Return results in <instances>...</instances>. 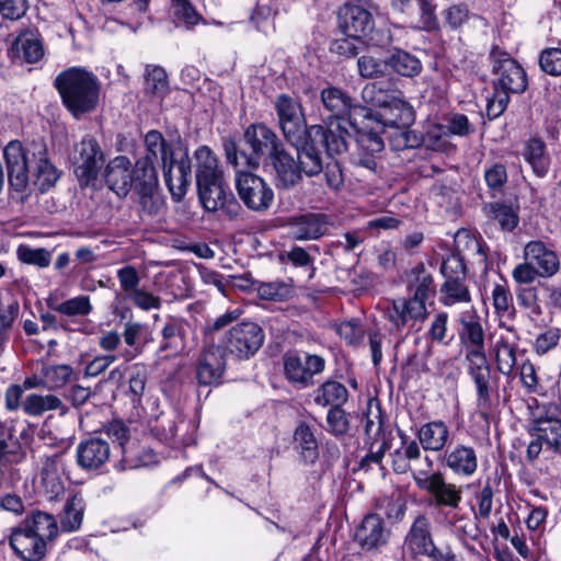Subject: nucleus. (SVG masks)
Masks as SVG:
<instances>
[{"label": "nucleus", "instance_id": "nucleus-1", "mask_svg": "<svg viewBox=\"0 0 561 561\" xmlns=\"http://www.w3.org/2000/svg\"><path fill=\"white\" fill-rule=\"evenodd\" d=\"M8 181L16 192H24L33 169L35 184L41 192L50 190L60 178V171L53 164L44 140H32L24 146L20 140H11L3 149Z\"/></svg>", "mask_w": 561, "mask_h": 561}, {"label": "nucleus", "instance_id": "nucleus-2", "mask_svg": "<svg viewBox=\"0 0 561 561\" xmlns=\"http://www.w3.org/2000/svg\"><path fill=\"white\" fill-rule=\"evenodd\" d=\"M457 252L448 255L442 263L440 272L445 278L440 286V302L446 307L457 304H470L471 294L467 280L462 250L472 252L477 262L486 265V254L483 244L469 232H458L456 236Z\"/></svg>", "mask_w": 561, "mask_h": 561}, {"label": "nucleus", "instance_id": "nucleus-3", "mask_svg": "<svg viewBox=\"0 0 561 561\" xmlns=\"http://www.w3.org/2000/svg\"><path fill=\"white\" fill-rule=\"evenodd\" d=\"M405 283L409 296L394 300L387 311V319L397 331H401L410 321H424L427 317L426 302L436 294L433 275L424 264L409 270Z\"/></svg>", "mask_w": 561, "mask_h": 561}, {"label": "nucleus", "instance_id": "nucleus-4", "mask_svg": "<svg viewBox=\"0 0 561 561\" xmlns=\"http://www.w3.org/2000/svg\"><path fill=\"white\" fill-rule=\"evenodd\" d=\"M348 131L345 127H324L316 124L310 126L309 139L296 147L297 162L302 174L312 178L323 170V160L320 148H323L329 156L341 154L347 151Z\"/></svg>", "mask_w": 561, "mask_h": 561}, {"label": "nucleus", "instance_id": "nucleus-5", "mask_svg": "<svg viewBox=\"0 0 561 561\" xmlns=\"http://www.w3.org/2000/svg\"><path fill=\"white\" fill-rule=\"evenodd\" d=\"M55 87L68 111L77 118L95 110L99 102L98 78L84 68L71 67L55 79Z\"/></svg>", "mask_w": 561, "mask_h": 561}, {"label": "nucleus", "instance_id": "nucleus-6", "mask_svg": "<svg viewBox=\"0 0 561 561\" xmlns=\"http://www.w3.org/2000/svg\"><path fill=\"white\" fill-rule=\"evenodd\" d=\"M245 149H238L232 139H225L224 149L228 163L234 168L256 169L266 157L272 158L283 146L277 135L264 124H251L243 134Z\"/></svg>", "mask_w": 561, "mask_h": 561}, {"label": "nucleus", "instance_id": "nucleus-7", "mask_svg": "<svg viewBox=\"0 0 561 561\" xmlns=\"http://www.w3.org/2000/svg\"><path fill=\"white\" fill-rule=\"evenodd\" d=\"M376 124L383 129L385 127L396 129L392 145L394 149L401 150L404 148L414 147L416 138L411 140V134L408 127L414 122L413 107L404 100L391 96L381 108L374 115Z\"/></svg>", "mask_w": 561, "mask_h": 561}, {"label": "nucleus", "instance_id": "nucleus-8", "mask_svg": "<svg viewBox=\"0 0 561 561\" xmlns=\"http://www.w3.org/2000/svg\"><path fill=\"white\" fill-rule=\"evenodd\" d=\"M70 161L80 186H89L98 180L105 154L95 138L85 136L73 146Z\"/></svg>", "mask_w": 561, "mask_h": 561}, {"label": "nucleus", "instance_id": "nucleus-9", "mask_svg": "<svg viewBox=\"0 0 561 561\" xmlns=\"http://www.w3.org/2000/svg\"><path fill=\"white\" fill-rule=\"evenodd\" d=\"M319 98L323 110L328 113L324 127L336 128L337 125L344 127L343 122L355 125L353 113L362 106L345 90L329 84L320 91Z\"/></svg>", "mask_w": 561, "mask_h": 561}, {"label": "nucleus", "instance_id": "nucleus-10", "mask_svg": "<svg viewBox=\"0 0 561 561\" xmlns=\"http://www.w3.org/2000/svg\"><path fill=\"white\" fill-rule=\"evenodd\" d=\"M236 188L243 204L253 211H265L273 204L272 187L264 179L252 172L237 171Z\"/></svg>", "mask_w": 561, "mask_h": 561}, {"label": "nucleus", "instance_id": "nucleus-11", "mask_svg": "<svg viewBox=\"0 0 561 561\" xmlns=\"http://www.w3.org/2000/svg\"><path fill=\"white\" fill-rule=\"evenodd\" d=\"M199 201L207 211H218L229 220L237 219L242 213L240 203L227 191L224 178L197 184Z\"/></svg>", "mask_w": 561, "mask_h": 561}, {"label": "nucleus", "instance_id": "nucleus-12", "mask_svg": "<svg viewBox=\"0 0 561 561\" xmlns=\"http://www.w3.org/2000/svg\"><path fill=\"white\" fill-rule=\"evenodd\" d=\"M438 550L433 538L431 519L425 514H419L404 537L403 553L414 561L423 558L431 561Z\"/></svg>", "mask_w": 561, "mask_h": 561}, {"label": "nucleus", "instance_id": "nucleus-13", "mask_svg": "<svg viewBox=\"0 0 561 561\" xmlns=\"http://www.w3.org/2000/svg\"><path fill=\"white\" fill-rule=\"evenodd\" d=\"M264 331L255 322L247 321L232 327L225 339V350L240 359L253 356L263 345Z\"/></svg>", "mask_w": 561, "mask_h": 561}, {"label": "nucleus", "instance_id": "nucleus-14", "mask_svg": "<svg viewBox=\"0 0 561 561\" xmlns=\"http://www.w3.org/2000/svg\"><path fill=\"white\" fill-rule=\"evenodd\" d=\"M531 435L535 437L527 447V458L533 461L543 449L561 454V420L534 414Z\"/></svg>", "mask_w": 561, "mask_h": 561}, {"label": "nucleus", "instance_id": "nucleus-15", "mask_svg": "<svg viewBox=\"0 0 561 561\" xmlns=\"http://www.w3.org/2000/svg\"><path fill=\"white\" fill-rule=\"evenodd\" d=\"M324 366L325 360L319 355L297 352H287L284 355L286 378L301 388L312 385L313 376L323 371Z\"/></svg>", "mask_w": 561, "mask_h": 561}, {"label": "nucleus", "instance_id": "nucleus-16", "mask_svg": "<svg viewBox=\"0 0 561 561\" xmlns=\"http://www.w3.org/2000/svg\"><path fill=\"white\" fill-rule=\"evenodd\" d=\"M413 479L420 489L433 495L436 506L458 508L462 500V490L454 483L446 482L440 472L427 476L426 471H417L413 473Z\"/></svg>", "mask_w": 561, "mask_h": 561}, {"label": "nucleus", "instance_id": "nucleus-17", "mask_svg": "<svg viewBox=\"0 0 561 561\" xmlns=\"http://www.w3.org/2000/svg\"><path fill=\"white\" fill-rule=\"evenodd\" d=\"M493 72L497 76L495 88L510 93H523L527 88V76L523 67L506 53H492Z\"/></svg>", "mask_w": 561, "mask_h": 561}, {"label": "nucleus", "instance_id": "nucleus-18", "mask_svg": "<svg viewBox=\"0 0 561 561\" xmlns=\"http://www.w3.org/2000/svg\"><path fill=\"white\" fill-rule=\"evenodd\" d=\"M138 178L140 172L137 162L133 165L125 156L115 157L105 167V183L119 197L127 196L133 187L138 186Z\"/></svg>", "mask_w": 561, "mask_h": 561}, {"label": "nucleus", "instance_id": "nucleus-19", "mask_svg": "<svg viewBox=\"0 0 561 561\" xmlns=\"http://www.w3.org/2000/svg\"><path fill=\"white\" fill-rule=\"evenodd\" d=\"M289 236L296 241L318 240L330 232L332 217L324 213H306L288 218Z\"/></svg>", "mask_w": 561, "mask_h": 561}, {"label": "nucleus", "instance_id": "nucleus-20", "mask_svg": "<svg viewBox=\"0 0 561 561\" xmlns=\"http://www.w3.org/2000/svg\"><path fill=\"white\" fill-rule=\"evenodd\" d=\"M226 370V350L220 345L210 344L202 351L196 366V378L199 385L219 383Z\"/></svg>", "mask_w": 561, "mask_h": 561}, {"label": "nucleus", "instance_id": "nucleus-21", "mask_svg": "<svg viewBox=\"0 0 561 561\" xmlns=\"http://www.w3.org/2000/svg\"><path fill=\"white\" fill-rule=\"evenodd\" d=\"M467 370L477 390V404L486 409L491 404V367L485 353L466 354Z\"/></svg>", "mask_w": 561, "mask_h": 561}, {"label": "nucleus", "instance_id": "nucleus-22", "mask_svg": "<svg viewBox=\"0 0 561 561\" xmlns=\"http://www.w3.org/2000/svg\"><path fill=\"white\" fill-rule=\"evenodd\" d=\"M9 545L21 561H43L47 554L48 545L41 536L36 537L20 526L12 529Z\"/></svg>", "mask_w": 561, "mask_h": 561}, {"label": "nucleus", "instance_id": "nucleus-23", "mask_svg": "<svg viewBox=\"0 0 561 561\" xmlns=\"http://www.w3.org/2000/svg\"><path fill=\"white\" fill-rule=\"evenodd\" d=\"M389 536L383 519L377 514H368L356 528L354 540L363 550L371 551L385 546Z\"/></svg>", "mask_w": 561, "mask_h": 561}, {"label": "nucleus", "instance_id": "nucleus-24", "mask_svg": "<svg viewBox=\"0 0 561 561\" xmlns=\"http://www.w3.org/2000/svg\"><path fill=\"white\" fill-rule=\"evenodd\" d=\"M161 165L165 184L172 197L180 202L186 194L192 179L191 160L187 153L180 160L171 158L165 164Z\"/></svg>", "mask_w": 561, "mask_h": 561}, {"label": "nucleus", "instance_id": "nucleus-25", "mask_svg": "<svg viewBox=\"0 0 561 561\" xmlns=\"http://www.w3.org/2000/svg\"><path fill=\"white\" fill-rule=\"evenodd\" d=\"M16 419L0 421V467L13 466L26 458V453L16 436Z\"/></svg>", "mask_w": 561, "mask_h": 561}, {"label": "nucleus", "instance_id": "nucleus-26", "mask_svg": "<svg viewBox=\"0 0 561 561\" xmlns=\"http://www.w3.org/2000/svg\"><path fill=\"white\" fill-rule=\"evenodd\" d=\"M381 128L376 124V127L360 128L356 134V144L358 153L356 164L364 167L368 170L375 171L377 168L376 154L380 153L385 148L383 139L380 136Z\"/></svg>", "mask_w": 561, "mask_h": 561}, {"label": "nucleus", "instance_id": "nucleus-27", "mask_svg": "<svg viewBox=\"0 0 561 561\" xmlns=\"http://www.w3.org/2000/svg\"><path fill=\"white\" fill-rule=\"evenodd\" d=\"M145 147L146 154L137 160L140 174L145 169L157 173L154 164L159 161L165 164L172 158L171 147L159 130L152 129L145 135Z\"/></svg>", "mask_w": 561, "mask_h": 561}, {"label": "nucleus", "instance_id": "nucleus-28", "mask_svg": "<svg viewBox=\"0 0 561 561\" xmlns=\"http://www.w3.org/2000/svg\"><path fill=\"white\" fill-rule=\"evenodd\" d=\"M110 444L100 437L82 440L77 446V462L84 470H98L110 459Z\"/></svg>", "mask_w": 561, "mask_h": 561}, {"label": "nucleus", "instance_id": "nucleus-29", "mask_svg": "<svg viewBox=\"0 0 561 561\" xmlns=\"http://www.w3.org/2000/svg\"><path fill=\"white\" fill-rule=\"evenodd\" d=\"M138 181L136 192L141 211L148 216H158L164 207V201L158 192V173L145 169Z\"/></svg>", "mask_w": 561, "mask_h": 561}, {"label": "nucleus", "instance_id": "nucleus-30", "mask_svg": "<svg viewBox=\"0 0 561 561\" xmlns=\"http://www.w3.org/2000/svg\"><path fill=\"white\" fill-rule=\"evenodd\" d=\"M340 28L343 34L366 36L373 31V16L360 5L345 4L339 12Z\"/></svg>", "mask_w": 561, "mask_h": 561}, {"label": "nucleus", "instance_id": "nucleus-31", "mask_svg": "<svg viewBox=\"0 0 561 561\" xmlns=\"http://www.w3.org/2000/svg\"><path fill=\"white\" fill-rule=\"evenodd\" d=\"M10 53L13 58H21L27 64L38 62L45 55L41 34L32 28L20 31Z\"/></svg>", "mask_w": 561, "mask_h": 561}, {"label": "nucleus", "instance_id": "nucleus-32", "mask_svg": "<svg viewBox=\"0 0 561 561\" xmlns=\"http://www.w3.org/2000/svg\"><path fill=\"white\" fill-rule=\"evenodd\" d=\"M275 170L276 186L289 190L298 185L302 180L297 159L287 152L284 147L271 158Z\"/></svg>", "mask_w": 561, "mask_h": 561}, {"label": "nucleus", "instance_id": "nucleus-33", "mask_svg": "<svg viewBox=\"0 0 561 561\" xmlns=\"http://www.w3.org/2000/svg\"><path fill=\"white\" fill-rule=\"evenodd\" d=\"M525 260L537 266L539 276L551 277L560 268L559 257L554 251L548 249L541 241H530L524 248Z\"/></svg>", "mask_w": 561, "mask_h": 561}, {"label": "nucleus", "instance_id": "nucleus-34", "mask_svg": "<svg viewBox=\"0 0 561 561\" xmlns=\"http://www.w3.org/2000/svg\"><path fill=\"white\" fill-rule=\"evenodd\" d=\"M190 328L187 320L170 317L161 331L160 351H172L175 354L183 352L186 347Z\"/></svg>", "mask_w": 561, "mask_h": 561}, {"label": "nucleus", "instance_id": "nucleus-35", "mask_svg": "<svg viewBox=\"0 0 561 561\" xmlns=\"http://www.w3.org/2000/svg\"><path fill=\"white\" fill-rule=\"evenodd\" d=\"M416 437L424 450L442 451L449 442L450 431L444 421L435 420L423 424Z\"/></svg>", "mask_w": 561, "mask_h": 561}, {"label": "nucleus", "instance_id": "nucleus-36", "mask_svg": "<svg viewBox=\"0 0 561 561\" xmlns=\"http://www.w3.org/2000/svg\"><path fill=\"white\" fill-rule=\"evenodd\" d=\"M19 526L36 537L41 536L47 545L57 538L59 531L56 518L42 511L32 512Z\"/></svg>", "mask_w": 561, "mask_h": 561}, {"label": "nucleus", "instance_id": "nucleus-37", "mask_svg": "<svg viewBox=\"0 0 561 561\" xmlns=\"http://www.w3.org/2000/svg\"><path fill=\"white\" fill-rule=\"evenodd\" d=\"M446 466L456 474L470 477L478 468L476 450L472 447L457 445L444 456Z\"/></svg>", "mask_w": 561, "mask_h": 561}, {"label": "nucleus", "instance_id": "nucleus-38", "mask_svg": "<svg viewBox=\"0 0 561 561\" xmlns=\"http://www.w3.org/2000/svg\"><path fill=\"white\" fill-rule=\"evenodd\" d=\"M196 184L215 181L224 178L218 159L207 146H201L195 152Z\"/></svg>", "mask_w": 561, "mask_h": 561}, {"label": "nucleus", "instance_id": "nucleus-39", "mask_svg": "<svg viewBox=\"0 0 561 561\" xmlns=\"http://www.w3.org/2000/svg\"><path fill=\"white\" fill-rule=\"evenodd\" d=\"M461 329L459 339L465 346L466 354L485 353L484 352V330L478 317L472 316L469 319L459 320Z\"/></svg>", "mask_w": 561, "mask_h": 561}, {"label": "nucleus", "instance_id": "nucleus-40", "mask_svg": "<svg viewBox=\"0 0 561 561\" xmlns=\"http://www.w3.org/2000/svg\"><path fill=\"white\" fill-rule=\"evenodd\" d=\"M387 65L393 72L407 78L419 76L423 69L421 60L413 54L394 48L387 56Z\"/></svg>", "mask_w": 561, "mask_h": 561}, {"label": "nucleus", "instance_id": "nucleus-41", "mask_svg": "<svg viewBox=\"0 0 561 561\" xmlns=\"http://www.w3.org/2000/svg\"><path fill=\"white\" fill-rule=\"evenodd\" d=\"M294 443L306 463L316 462L319 457V446L310 425L305 422L297 425L294 432Z\"/></svg>", "mask_w": 561, "mask_h": 561}, {"label": "nucleus", "instance_id": "nucleus-42", "mask_svg": "<svg viewBox=\"0 0 561 561\" xmlns=\"http://www.w3.org/2000/svg\"><path fill=\"white\" fill-rule=\"evenodd\" d=\"M156 461V455L151 449L141 448L136 442H131L128 448H124L122 459L116 465L118 470L125 471L149 466Z\"/></svg>", "mask_w": 561, "mask_h": 561}, {"label": "nucleus", "instance_id": "nucleus-43", "mask_svg": "<svg viewBox=\"0 0 561 561\" xmlns=\"http://www.w3.org/2000/svg\"><path fill=\"white\" fill-rule=\"evenodd\" d=\"M64 408L62 401L55 394H28L22 402V409L30 416H42L48 411Z\"/></svg>", "mask_w": 561, "mask_h": 561}, {"label": "nucleus", "instance_id": "nucleus-44", "mask_svg": "<svg viewBox=\"0 0 561 561\" xmlns=\"http://www.w3.org/2000/svg\"><path fill=\"white\" fill-rule=\"evenodd\" d=\"M347 398L348 391L344 385L335 380H328L317 389L314 402L322 407H341L347 401Z\"/></svg>", "mask_w": 561, "mask_h": 561}, {"label": "nucleus", "instance_id": "nucleus-45", "mask_svg": "<svg viewBox=\"0 0 561 561\" xmlns=\"http://www.w3.org/2000/svg\"><path fill=\"white\" fill-rule=\"evenodd\" d=\"M483 211L489 219L497 222L504 231L514 230L519 221L517 211L512 206L502 203L486 204Z\"/></svg>", "mask_w": 561, "mask_h": 561}, {"label": "nucleus", "instance_id": "nucleus-46", "mask_svg": "<svg viewBox=\"0 0 561 561\" xmlns=\"http://www.w3.org/2000/svg\"><path fill=\"white\" fill-rule=\"evenodd\" d=\"M144 331V324L135 321H127L124 324L123 339L128 346L122 356L125 362H130L140 355L144 351V345L140 343V337Z\"/></svg>", "mask_w": 561, "mask_h": 561}, {"label": "nucleus", "instance_id": "nucleus-47", "mask_svg": "<svg viewBox=\"0 0 561 561\" xmlns=\"http://www.w3.org/2000/svg\"><path fill=\"white\" fill-rule=\"evenodd\" d=\"M41 374L47 390H58L71 380L73 369L67 364L46 365L42 367Z\"/></svg>", "mask_w": 561, "mask_h": 561}, {"label": "nucleus", "instance_id": "nucleus-48", "mask_svg": "<svg viewBox=\"0 0 561 561\" xmlns=\"http://www.w3.org/2000/svg\"><path fill=\"white\" fill-rule=\"evenodd\" d=\"M402 438V450L397 449L393 453V470L397 473H405L410 469L409 461L419 460L421 458L420 442L407 440V436Z\"/></svg>", "mask_w": 561, "mask_h": 561}, {"label": "nucleus", "instance_id": "nucleus-49", "mask_svg": "<svg viewBox=\"0 0 561 561\" xmlns=\"http://www.w3.org/2000/svg\"><path fill=\"white\" fill-rule=\"evenodd\" d=\"M84 505L82 497L78 495L71 496L65 507L61 518V528L66 531L77 530L82 523Z\"/></svg>", "mask_w": 561, "mask_h": 561}, {"label": "nucleus", "instance_id": "nucleus-50", "mask_svg": "<svg viewBox=\"0 0 561 561\" xmlns=\"http://www.w3.org/2000/svg\"><path fill=\"white\" fill-rule=\"evenodd\" d=\"M524 157L538 176L547 173V159L545 157V144L539 139H530L525 145Z\"/></svg>", "mask_w": 561, "mask_h": 561}, {"label": "nucleus", "instance_id": "nucleus-51", "mask_svg": "<svg viewBox=\"0 0 561 561\" xmlns=\"http://www.w3.org/2000/svg\"><path fill=\"white\" fill-rule=\"evenodd\" d=\"M48 306L67 317H84L90 314L93 309L90 298L83 295L70 298L57 305H53L48 301Z\"/></svg>", "mask_w": 561, "mask_h": 561}, {"label": "nucleus", "instance_id": "nucleus-52", "mask_svg": "<svg viewBox=\"0 0 561 561\" xmlns=\"http://www.w3.org/2000/svg\"><path fill=\"white\" fill-rule=\"evenodd\" d=\"M278 125L285 139L295 147H299L305 139H309L310 126H307L305 115Z\"/></svg>", "mask_w": 561, "mask_h": 561}, {"label": "nucleus", "instance_id": "nucleus-53", "mask_svg": "<svg viewBox=\"0 0 561 561\" xmlns=\"http://www.w3.org/2000/svg\"><path fill=\"white\" fill-rule=\"evenodd\" d=\"M274 107L276 111L278 124L290 119L295 121V118L305 115L300 102L284 93L277 95L274 102Z\"/></svg>", "mask_w": 561, "mask_h": 561}, {"label": "nucleus", "instance_id": "nucleus-54", "mask_svg": "<svg viewBox=\"0 0 561 561\" xmlns=\"http://www.w3.org/2000/svg\"><path fill=\"white\" fill-rule=\"evenodd\" d=\"M496 367L503 375H511L516 365V350L506 339L496 342Z\"/></svg>", "mask_w": 561, "mask_h": 561}, {"label": "nucleus", "instance_id": "nucleus-55", "mask_svg": "<svg viewBox=\"0 0 561 561\" xmlns=\"http://www.w3.org/2000/svg\"><path fill=\"white\" fill-rule=\"evenodd\" d=\"M357 69L359 76L365 79L383 77L388 69L387 57L380 59L373 55H362L357 59Z\"/></svg>", "mask_w": 561, "mask_h": 561}, {"label": "nucleus", "instance_id": "nucleus-56", "mask_svg": "<svg viewBox=\"0 0 561 561\" xmlns=\"http://www.w3.org/2000/svg\"><path fill=\"white\" fill-rule=\"evenodd\" d=\"M364 48V42L359 36L352 34H343L342 37L335 38L330 44V50L346 58L357 56Z\"/></svg>", "mask_w": 561, "mask_h": 561}, {"label": "nucleus", "instance_id": "nucleus-57", "mask_svg": "<svg viewBox=\"0 0 561 561\" xmlns=\"http://www.w3.org/2000/svg\"><path fill=\"white\" fill-rule=\"evenodd\" d=\"M169 89L167 72L163 68L156 66L147 69L145 79V90L147 93L157 96H163Z\"/></svg>", "mask_w": 561, "mask_h": 561}, {"label": "nucleus", "instance_id": "nucleus-58", "mask_svg": "<svg viewBox=\"0 0 561 561\" xmlns=\"http://www.w3.org/2000/svg\"><path fill=\"white\" fill-rule=\"evenodd\" d=\"M256 291L261 299L284 300L291 296L293 288L284 282H270L260 283Z\"/></svg>", "mask_w": 561, "mask_h": 561}, {"label": "nucleus", "instance_id": "nucleus-59", "mask_svg": "<svg viewBox=\"0 0 561 561\" xmlns=\"http://www.w3.org/2000/svg\"><path fill=\"white\" fill-rule=\"evenodd\" d=\"M540 69L552 77L561 76V48L549 47L541 50L539 55Z\"/></svg>", "mask_w": 561, "mask_h": 561}, {"label": "nucleus", "instance_id": "nucleus-60", "mask_svg": "<svg viewBox=\"0 0 561 561\" xmlns=\"http://www.w3.org/2000/svg\"><path fill=\"white\" fill-rule=\"evenodd\" d=\"M18 257L21 262L36 265L38 267H47L50 264L51 254L46 249H32L26 245L18 248Z\"/></svg>", "mask_w": 561, "mask_h": 561}, {"label": "nucleus", "instance_id": "nucleus-61", "mask_svg": "<svg viewBox=\"0 0 561 561\" xmlns=\"http://www.w3.org/2000/svg\"><path fill=\"white\" fill-rule=\"evenodd\" d=\"M104 432L113 440L117 442L121 446L122 454L124 448L131 445V434L129 426L122 420H114L104 426Z\"/></svg>", "mask_w": 561, "mask_h": 561}, {"label": "nucleus", "instance_id": "nucleus-62", "mask_svg": "<svg viewBox=\"0 0 561 561\" xmlns=\"http://www.w3.org/2000/svg\"><path fill=\"white\" fill-rule=\"evenodd\" d=\"M174 16L185 23L187 27L198 24L203 18L190 0H172Z\"/></svg>", "mask_w": 561, "mask_h": 561}, {"label": "nucleus", "instance_id": "nucleus-63", "mask_svg": "<svg viewBox=\"0 0 561 561\" xmlns=\"http://www.w3.org/2000/svg\"><path fill=\"white\" fill-rule=\"evenodd\" d=\"M116 276L126 298L140 288L139 285L141 279L135 266L125 265L121 267L117 270Z\"/></svg>", "mask_w": 561, "mask_h": 561}, {"label": "nucleus", "instance_id": "nucleus-64", "mask_svg": "<svg viewBox=\"0 0 561 561\" xmlns=\"http://www.w3.org/2000/svg\"><path fill=\"white\" fill-rule=\"evenodd\" d=\"M327 430L334 436L344 435L350 427L345 411L341 407H332L327 415Z\"/></svg>", "mask_w": 561, "mask_h": 561}]
</instances>
